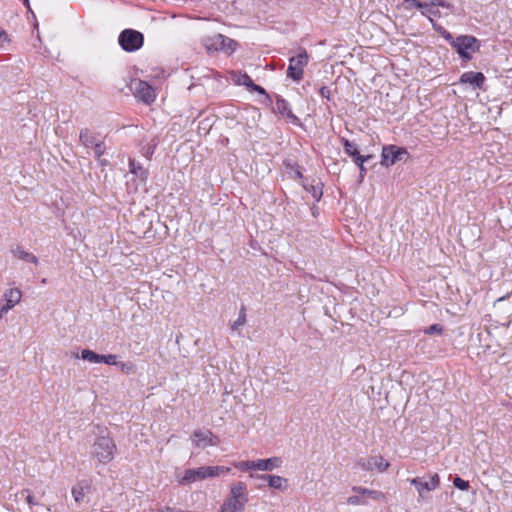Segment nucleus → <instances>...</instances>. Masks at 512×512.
I'll return each instance as SVG.
<instances>
[{
  "instance_id": "obj_1",
  "label": "nucleus",
  "mask_w": 512,
  "mask_h": 512,
  "mask_svg": "<svg viewBox=\"0 0 512 512\" xmlns=\"http://www.w3.org/2000/svg\"><path fill=\"white\" fill-rule=\"evenodd\" d=\"M249 500L247 485L238 481L230 487L228 496L223 501L219 512H244Z\"/></svg>"
},
{
  "instance_id": "obj_2",
  "label": "nucleus",
  "mask_w": 512,
  "mask_h": 512,
  "mask_svg": "<svg viewBox=\"0 0 512 512\" xmlns=\"http://www.w3.org/2000/svg\"><path fill=\"white\" fill-rule=\"evenodd\" d=\"M117 452V446L109 435H99L95 438L90 456L99 464H107L111 462Z\"/></svg>"
},
{
  "instance_id": "obj_3",
  "label": "nucleus",
  "mask_w": 512,
  "mask_h": 512,
  "mask_svg": "<svg viewBox=\"0 0 512 512\" xmlns=\"http://www.w3.org/2000/svg\"><path fill=\"white\" fill-rule=\"evenodd\" d=\"M230 468L224 466H202L195 469H187L180 480L181 484H190L197 480H204L218 476L222 473H228Z\"/></svg>"
},
{
  "instance_id": "obj_4",
  "label": "nucleus",
  "mask_w": 512,
  "mask_h": 512,
  "mask_svg": "<svg viewBox=\"0 0 512 512\" xmlns=\"http://www.w3.org/2000/svg\"><path fill=\"white\" fill-rule=\"evenodd\" d=\"M452 47L456 49L461 59L469 61L472 58L470 52L478 51L480 44L474 36L461 35L455 38Z\"/></svg>"
},
{
  "instance_id": "obj_5",
  "label": "nucleus",
  "mask_w": 512,
  "mask_h": 512,
  "mask_svg": "<svg viewBox=\"0 0 512 512\" xmlns=\"http://www.w3.org/2000/svg\"><path fill=\"white\" fill-rule=\"evenodd\" d=\"M118 41L123 50L133 52L142 47L144 37L139 31L125 29L120 33Z\"/></svg>"
},
{
  "instance_id": "obj_6",
  "label": "nucleus",
  "mask_w": 512,
  "mask_h": 512,
  "mask_svg": "<svg viewBox=\"0 0 512 512\" xmlns=\"http://www.w3.org/2000/svg\"><path fill=\"white\" fill-rule=\"evenodd\" d=\"M409 481L411 485L416 487L419 498L423 500L427 499L428 494L438 488L440 484V478L437 473L430 475L428 479L425 477H416Z\"/></svg>"
},
{
  "instance_id": "obj_7",
  "label": "nucleus",
  "mask_w": 512,
  "mask_h": 512,
  "mask_svg": "<svg viewBox=\"0 0 512 512\" xmlns=\"http://www.w3.org/2000/svg\"><path fill=\"white\" fill-rule=\"evenodd\" d=\"M308 64V54L305 50H301L296 56L289 59L287 68V76L295 81L303 78L304 67Z\"/></svg>"
},
{
  "instance_id": "obj_8",
  "label": "nucleus",
  "mask_w": 512,
  "mask_h": 512,
  "mask_svg": "<svg viewBox=\"0 0 512 512\" xmlns=\"http://www.w3.org/2000/svg\"><path fill=\"white\" fill-rule=\"evenodd\" d=\"M237 43L222 34H216L204 40V46L208 51H225L232 52L235 50Z\"/></svg>"
},
{
  "instance_id": "obj_9",
  "label": "nucleus",
  "mask_w": 512,
  "mask_h": 512,
  "mask_svg": "<svg viewBox=\"0 0 512 512\" xmlns=\"http://www.w3.org/2000/svg\"><path fill=\"white\" fill-rule=\"evenodd\" d=\"M131 89L137 99L146 104H150L155 100V92L152 86L142 80H134L131 84Z\"/></svg>"
},
{
  "instance_id": "obj_10",
  "label": "nucleus",
  "mask_w": 512,
  "mask_h": 512,
  "mask_svg": "<svg viewBox=\"0 0 512 512\" xmlns=\"http://www.w3.org/2000/svg\"><path fill=\"white\" fill-rule=\"evenodd\" d=\"M358 467L365 471H373L374 469L379 472H384L388 469L389 463L382 456H368L359 458L356 461Z\"/></svg>"
},
{
  "instance_id": "obj_11",
  "label": "nucleus",
  "mask_w": 512,
  "mask_h": 512,
  "mask_svg": "<svg viewBox=\"0 0 512 512\" xmlns=\"http://www.w3.org/2000/svg\"><path fill=\"white\" fill-rule=\"evenodd\" d=\"M405 148L395 145L384 146L381 153V164L385 167L392 166L402 159L403 155H407Z\"/></svg>"
},
{
  "instance_id": "obj_12",
  "label": "nucleus",
  "mask_w": 512,
  "mask_h": 512,
  "mask_svg": "<svg viewBox=\"0 0 512 512\" xmlns=\"http://www.w3.org/2000/svg\"><path fill=\"white\" fill-rule=\"evenodd\" d=\"M192 441L197 448H206L208 446H217L219 438L210 430H195L192 434Z\"/></svg>"
},
{
  "instance_id": "obj_13",
  "label": "nucleus",
  "mask_w": 512,
  "mask_h": 512,
  "mask_svg": "<svg viewBox=\"0 0 512 512\" xmlns=\"http://www.w3.org/2000/svg\"><path fill=\"white\" fill-rule=\"evenodd\" d=\"M22 294L18 288H11L5 291L3 304L0 308V317H3L10 309H12L21 300Z\"/></svg>"
},
{
  "instance_id": "obj_14",
  "label": "nucleus",
  "mask_w": 512,
  "mask_h": 512,
  "mask_svg": "<svg viewBox=\"0 0 512 512\" xmlns=\"http://www.w3.org/2000/svg\"><path fill=\"white\" fill-rule=\"evenodd\" d=\"M460 82L463 84H469L473 88H482L485 82V76L481 72H465L460 77Z\"/></svg>"
},
{
  "instance_id": "obj_15",
  "label": "nucleus",
  "mask_w": 512,
  "mask_h": 512,
  "mask_svg": "<svg viewBox=\"0 0 512 512\" xmlns=\"http://www.w3.org/2000/svg\"><path fill=\"white\" fill-rule=\"evenodd\" d=\"M282 465V460L280 457H271L268 459H259L253 461L254 470L260 471H272L276 468H279Z\"/></svg>"
},
{
  "instance_id": "obj_16",
  "label": "nucleus",
  "mask_w": 512,
  "mask_h": 512,
  "mask_svg": "<svg viewBox=\"0 0 512 512\" xmlns=\"http://www.w3.org/2000/svg\"><path fill=\"white\" fill-rule=\"evenodd\" d=\"M79 141L84 147L93 149L102 140L91 130L84 128L80 130Z\"/></svg>"
},
{
  "instance_id": "obj_17",
  "label": "nucleus",
  "mask_w": 512,
  "mask_h": 512,
  "mask_svg": "<svg viewBox=\"0 0 512 512\" xmlns=\"http://www.w3.org/2000/svg\"><path fill=\"white\" fill-rule=\"evenodd\" d=\"M256 478L268 481L269 487L277 489V490H285L287 488V479H285L281 476L262 474V475H257Z\"/></svg>"
},
{
  "instance_id": "obj_18",
  "label": "nucleus",
  "mask_w": 512,
  "mask_h": 512,
  "mask_svg": "<svg viewBox=\"0 0 512 512\" xmlns=\"http://www.w3.org/2000/svg\"><path fill=\"white\" fill-rule=\"evenodd\" d=\"M235 82L238 84V85H243V86H246L247 88L251 89L252 91H255L259 94H262V95H265L266 94V91L263 87L255 84L252 79L250 78V76L246 73H239L237 75V78L235 79Z\"/></svg>"
},
{
  "instance_id": "obj_19",
  "label": "nucleus",
  "mask_w": 512,
  "mask_h": 512,
  "mask_svg": "<svg viewBox=\"0 0 512 512\" xmlns=\"http://www.w3.org/2000/svg\"><path fill=\"white\" fill-rule=\"evenodd\" d=\"M274 111L283 116H286L294 123L298 121V118L292 113L291 109L289 108V103L285 99L277 98Z\"/></svg>"
},
{
  "instance_id": "obj_20",
  "label": "nucleus",
  "mask_w": 512,
  "mask_h": 512,
  "mask_svg": "<svg viewBox=\"0 0 512 512\" xmlns=\"http://www.w3.org/2000/svg\"><path fill=\"white\" fill-rule=\"evenodd\" d=\"M352 491L362 495L364 498L369 497L373 500L380 501L385 499V494L381 491L371 490L360 486H353Z\"/></svg>"
},
{
  "instance_id": "obj_21",
  "label": "nucleus",
  "mask_w": 512,
  "mask_h": 512,
  "mask_svg": "<svg viewBox=\"0 0 512 512\" xmlns=\"http://www.w3.org/2000/svg\"><path fill=\"white\" fill-rule=\"evenodd\" d=\"M11 252L18 259L33 263L35 265L38 264V258L35 255L24 251L20 246H17L16 248L12 249Z\"/></svg>"
},
{
  "instance_id": "obj_22",
  "label": "nucleus",
  "mask_w": 512,
  "mask_h": 512,
  "mask_svg": "<svg viewBox=\"0 0 512 512\" xmlns=\"http://www.w3.org/2000/svg\"><path fill=\"white\" fill-rule=\"evenodd\" d=\"M75 357L79 358V355L76 354ZM80 357L83 360L88 361L90 363H101L102 355L97 354L96 352L89 350V349H83L81 351Z\"/></svg>"
},
{
  "instance_id": "obj_23",
  "label": "nucleus",
  "mask_w": 512,
  "mask_h": 512,
  "mask_svg": "<svg viewBox=\"0 0 512 512\" xmlns=\"http://www.w3.org/2000/svg\"><path fill=\"white\" fill-rule=\"evenodd\" d=\"M341 142L343 144L345 153L351 156L353 160L361 156L356 145L350 142L348 139L342 138Z\"/></svg>"
},
{
  "instance_id": "obj_24",
  "label": "nucleus",
  "mask_w": 512,
  "mask_h": 512,
  "mask_svg": "<svg viewBox=\"0 0 512 512\" xmlns=\"http://www.w3.org/2000/svg\"><path fill=\"white\" fill-rule=\"evenodd\" d=\"M92 150L94 152L95 158L99 161L100 165L105 166L108 164L107 160L101 158L106 150V146L103 141L98 143Z\"/></svg>"
},
{
  "instance_id": "obj_25",
  "label": "nucleus",
  "mask_w": 512,
  "mask_h": 512,
  "mask_svg": "<svg viewBox=\"0 0 512 512\" xmlns=\"http://www.w3.org/2000/svg\"><path fill=\"white\" fill-rule=\"evenodd\" d=\"M303 187L305 188V190H307L308 192H310L312 194V197L316 200V201H319L322 197V187L318 184V185H308L306 184L305 182H303Z\"/></svg>"
},
{
  "instance_id": "obj_26",
  "label": "nucleus",
  "mask_w": 512,
  "mask_h": 512,
  "mask_svg": "<svg viewBox=\"0 0 512 512\" xmlns=\"http://www.w3.org/2000/svg\"><path fill=\"white\" fill-rule=\"evenodd\" d=\"M86 488H88V486H84L82 483H78L72 488V495L76 502L83 500Z\"/></svg>"
},
{
  "instance_id": "obj_27",
  "label": "nucleus",
  "mask_w": 512,
  "mask_h": 512,
  "mask_svg": "<svg viewBox=\"0 0 512 512\" xmlns=\"http://www.w3.org/2000/svg\"><path fill=\"white\" fill-rule=\"evenodd\" d=\"M428 5L420 2L419 0H403L402 7L406 10H411L414 8L422 9L426 8Z\"/></svg>"
},
{
  "instance_id": "obj_28",
  "label": "nucleus",
  "mask_w": 512,
  "mask_h": 512,
  "mask_svg": "<svg viewBox=\"0 0 512 512\" xmlns=\"http://www.w3.org/2000/svg\"><path fill=\"white\" fill-rule=\"evenodd\" d=\"M129 169L131 173L136 174L141 178H146L147 176V172L139 164H137L135 160L131 159L129 161Z\"/></svg>"
},
{
  "instance_id": "obj_29",
  "label": "nucleus",
  "mask_w": 512,
  "mask_h": 512,
  "mask_svg": "<svg viewBox=\"0 0 512 512\" xmlns=\"http://www.w3.org/2000/svg\"><path fill=\"white\" fill-rule=\"evenodd\" d=\"M120 370L127 375L135 374L137 371L136 365L132 361L118 363Z\"/></svg>"
},
{
  "instance_id": "obj_30",
  "label": "nucleus",
  "mask_w": 512,
  "mask_h": 512,
  "mask_svg": "<svg viewBox=\"0 0 512 512\" xmlns=\"http://www.w3.org/2000/svg\"><path fill=\"white\" fill-rule=\"evenodd\" d=\"M246 323V312H245V308L244 307H241L240 309V312H239V316H238V319L236 321L233 322V324L231 325V329L233 331L237 330L240 326H243L244 324Z\"/></svg>"
},
{
  "instance_id": "obj_31",
  "label": "nucleus",
  "mask_w": 512,
  "mask_h": 512,
  "mask_svg": "<svg viewBox=\"0 0 512 512\" xmlns=\"http://www.w3.org/2000/svg\"><path fill=\"white\" fill-rule=\"evenodd\" d=\"M434 29L441 34V36L450 43V45H453V41H455V38L451 35L450 32L445 30L443 27L438 26L433 23Z\"/></svg>"
},
{
  "instance_id": "obj_32",
  "label": "nucleus",
  "mask_w": 512,
  "mask_h": 512,
  "mask_svg": "<svg viewBox=\"0 0 512 512\" xmlns=\"http://www.w3.org/2000/svg\"><path fill=\"white\" fill-rule=\"evenodd\" d=\"M370 158H372L371 155L367 156H360L354 160V162L357 164V166L360 169V177L363 178L366 173V168L364 167V162L368 161Z\"/></svg>"
},
{
  "instance_id": "obj_33",
  "label": "nucleus",
  "mask_w": 512,
  "mask_h": 512,
  "mask_svg": "<svg viewBox=\"0 0 512 512\" xmlns=\"http://www.w3.org/2000/svg\"><path fill=\"white\" fill-rule=\"evenodd\" d=\"M234 467L235 468H238L240 469L241 471H249V470H254V466H253V461H239V462H235L234 464Z\"/></svg>"
},
{
  "instance_id": "obj_34",
  "label": "nucleus",
  "mask_w": 512,
  "mask_h": 512,
  "mask_svg": "<svg viewBox=\"0 0 512 512\" xmlns=\"http://www.w3.org/2000/svg\"><path fill=\"white\" fill-rule=\"evenodd\" d=\"M347 503L349 505H366L367 504V501L364 499V497L362 495H354V496H349L347 498Z\"/></svg>"
},
{
  "instance_id": "obj_35",
  "label": "nucleus",
  "mask_w": 512,
  "mask_h": 512,
  "mask_svg": "<svg viewBox=\"0 0 512 512\" xmlns=\"http://www.w3.org/2000/svg\"><path fill=\"white\" fill-rule=\"evenodd\" d=\"M117 357L118 356L115 354L102 355L101 363L108 365H118L119 362H117Z\"/></svg>"
},
{
  "instance_id": "obj_36",
  "label": "nucleus",
  "mask_w": 512,
  "mask_h": 512,
  "mask_svg": "<svg viewBox=\"0 0 512 512\" xmlns=\"http://www.w3.org/2000/svg\"><path fill=\"white\" fill-rule=\"evenodd\" d=\"M453 484L456 488L463 491L469 488V482L460 477H455L453 480Z\"/></svg>"
},
{
  "instance_id": "obj_37",
  "label": "nucleus",
  "mask_w": 512,
  "mask_h": 512,
  "mask_svg": "<svg viewBox=\"0 0 512 512\" xmlns=\"http://www.w3.org/2000/svg\"><path fill=\"white\" fill-rule=\"evenodd\" d=\"M443 331V327L442 325L440 324H433L431 326H429L427 329H425V334H434V333H437V334H441Z\"/></svg>"
},
{
  "instance_id": "obj_38",
  "label": "nucleus",
  "mask_w": 512,
  "mask_h": 512,
  "mask_svg": "<svg viewBox=\"0 0 512 512\" xmlns=\"http://www.w3.org/2000/svg\"><path fill=\"white\" fill-rule=\"evenodd\" d=\"M428 1L433 6H440V7H444L447 9L453 8V6L450 3H448L446 0H428Z\"/></svg>"
},
{
  "instance_id": "obj_39",
  "label": "nucleus",
  "mask_w": 512,
  "mask_h": 512,
  "mask_svg": "<svg viewBox=\"0 0 512 512\" xmlns=\"http://www.w3.org/2000/svg\"><path fill=\"white\" fill-rule=\"evenodd\" d=\"M319 93L320 95L327 99V100H330L331 98V91L330 89L327 87V86H322L320 89H319Z\"/></svg>"
},
{
  "instance_id": "obj_40",
  "label": "nucleus",
  "mask_w": 512,
  "mask_h": 512,
  "mask_svg": "<svg viewBox=\"0 0 512 512\" xmlns=\"http://www.w3.org/2000/svg\"><path fill=\"white\" fill-rule=\"evenodd\" d=\"M9 41H10V39H9V36L6 33V31L0 29V46H3L4 43L9 42Z\"/></svg>"
},
{
  "instance_id": "obj_41",
  "label": "nucleus",
  "mask_w": 512,
  "mask_h": 512,
  "mask_svg": "<svg viewBox=\"0 0 512 512\" xmlns=\"http://www.w3.org/2000/svg\"><path fill=\"white\" fill-rule=\"evenodd\" d=\"M160 512H182V511H176L175 509L171 507H165L164 509L160 510Z\"/></svg>"
},
{
  "instance_id": "obj_42",
  "label": "nucleus",
  "mask_w": 512,
  "mask_h": 512,
  "mask_svg": "<svg viewBox=\"0 0 512 512\" xmlns=\"http://www.w3.org/2000/svg\"><path fill=\"white\" fill-rule=\"evenodd\" d=\"M27 502H28L29 504L34 505V504H35L34 497H33L32 495H28V497H27Z\"/></svg>"
},
{
  "instance_id": "obj_43",
  "label": "nucleus",
  "mask_w": 512,
  "mask_h": 512,
  "mask_svg": "<svg viewBox=\"0 0 512 512\" xmlns=\"http://www.w3.org/2000/svg\"><path fill=\"white\" fill-rule=\"evenodd\" d=\"M295 176H296L297 178H300V179H302V178H303V175H302V173H301L299 170H296V171H295Z\"/></svg>"
},
{
  "instance_id": "obj_44",
  "label": "nucleus",
  "mask_w": 512,
  "mask_h": 512,
  "mask_svg": "<svg viewBox=\"0 0 512 512\" xmlns=\"http://www.w3.org/2000/svg\"><path fill=\"white\" fill-rule=\"evenodd\" d=\"M24 4L29 7V0H23Z\"/></svg>"
}]
</instances>
